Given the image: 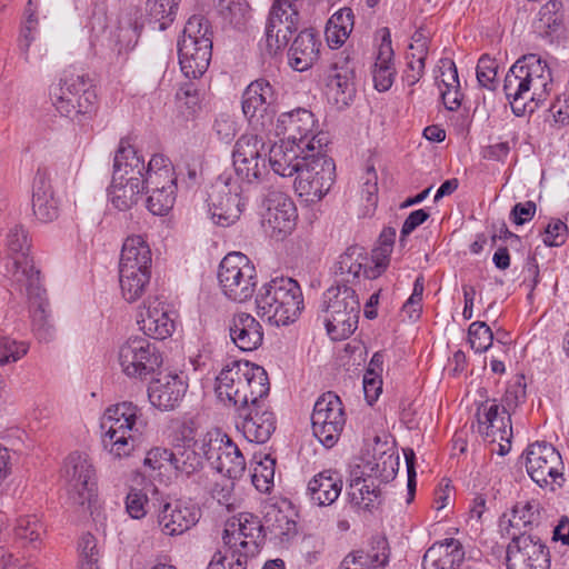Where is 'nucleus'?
I'll return each instance as SVG.
<instances>
[{"label": "nucleus", "instance_id": "obj_1", "mask_svg": "<svg viewBox=\"0 0 569 569\" xmlns=\"http://www.w3.org/2000/svg\"><path fill=\"white\" fill-rule=\"evenodd\" d=\"M551 70L537 54L519 58L503 81V92L515 116L531 114L552 90Z\"/></svg>", "mask_w": 569, "mask_h": 569}, {"label": "nucleus", "instance_id": "obj_2", "mask_svg": "<svg viewBox=\"0 0 569 569\" xmlns=\"http://www.w3.org/2000/svg\"><path fill=\"white\" fill-rule=\"evenodd\" d=\"M217 398L234 410L259 398H266L270 383L266 370L249 361L232 360L216 378Z\"/></svg>", "mask_w": 569, "mask_h": 569}, {"label": "nucleus", "instance_id": "obj_3", "mask_svg": "<svg viewBox=\"0 0 569 569\" xmlns=\"http://www.w3.org/2000/svg\"><path fill=\"white\" fill-rule=\"evenodd\" d=\"M100 428L102 445L117 458L128 457L142 442L147 428L141 409L132 402H121L107 408Z\"/></svg>", "mask_w": 569, "mask_h": 569}, {"label": "nucleus", "instance_id": "obj_4", "mask_svg": "<svg viewBox=\"0 0 569 569\" xmlns=\"http://www.w3.org/2000/svg\"><path fill=\"white\" fill-rule=\"evenodd\" d=\"M50 98L57 111L79 122L91 119L98 110V96L88 73L68 68L51 87Z\"/></svg>", "mask_w": 569, "mask_h": 569}, {"label": "nucleus", "instance_id": "obj_5", "mask_svg": "<svg viewBox=\"0 0 569 569\" xmlns=\"http://www.w3.org/2000/svg\"><path fill=\"white\" fill-rule=\"evenodd\" d=\"M256 305L258 313L270 323L286 326L303 309L302 291L292 278L277 277L259 289Z\"/></svg>", "mask_w": 569, "mask_h": 569}, {"label": "nucleus", "instance_id": "obj_6", "mask_svg": "<svg viewBox=\"0 0 569 569\" xmlns=\"http://www.w3.org/2000/svg\"><path fill=\"white\" fill-rule=\"evenodd\" d=\"M322 306L325 325L332 340L347 339L355 332L360 302L353 288L341 283L331 286L323 292Z\"/></svg>", "mask_w": 569, "mask_h": 569}, {"label": "nucleus", "instance_id": "obj_7", "mask_svg": "<svg viewBox=\"0 0 569 569\" xmlns=\"http://www.w3.org/2000/svg\"><path fill=\"white\" fill-rule=\"evenodd\" d=\"M61 479L68 495V502L83 512L90 509L96 496V470L84 453L72 452L63 462Z\"/></svg>", "mask_w": 569, "mask_h": 569}, {"label": "nucleus", "instance_id": "obj_8", "mask_svg": "<svg viewBox=\"0 0 569 569\" xmlns=\"http://www.w3.org/2000/svg\"><path fill=\"white\" fill-rule=\"evenodd\" d=\"M218 282L222 293L231 301L249 300L257 287V270L241 252L228 253L220 262Z\"/></svg>", "mask_w": 569, "mask_h": 569}, {"label": "nucleus", "instance_id": "obj_9", "mask_svg": "<svg viewBox=\"0 0 569 569\" xmlns=\"http://www.w3.org/2000/svg\"><path fill=\"white\" fill-rule=\"evenodd\" d=\"M163 358L157 343L147 337H129L118 349V363L122 373L137 380H147L162 366Z\"/></svg>", "mask_w": 569, "mask_h": 569}, {"label": "nucleus", "instance_id": "obj_10", "mask_svg": "<svg viewBox=\"0 0 569 569\" xmlns=\"http://www.w3.org/2000/svg\"><path fill=\"white\" fill-rule=\"evenodd\" d=\"M305 164L295 179V190L307 201L321 200L331 189L336 179V164L322 150L305 157Z\"/></svg>", "mask_w": 569, "mask_h": 569}, {"label": "nucleus", "instance_id": "obj_11", "mask_svg": "<svg viewBox=\"0 0 569 569\" xmlns=\"http://www.w3.org/2000/svg\"><path fill=\"white\" fill-rule=\"evenodd\" d=\"M526 470L541 488L556 491L566 481L565 465L559 451L550 443L535 442L525 451Z\"/></svg>", "mask_w": 569, "mask_h": 569}, {"label": "nucleus", "instance_id": "obj_12", "mask_svg": "<svg viewBox=\"0 0 569 569\" xmlns=\"http://www.w3.org/2000/svg\"><path fill=\"white\" fill-rule=\"evenodd\" d=\"M4 247L7 273L19 287L41 280L40 270L36 268L30 254L31 240L29 233L22 226L16 224L8 230Z\"/></svg>", "mask_w": 569, "mask_h": 569}, {"label": "nucleus", "instance_id": "obj_13", "mask_svg": "<svg viewBox=\"0 0 569 569\" xmlns=\"http://www.w3.org/2000/svg\"><path fill=\"white\" fill-rule=\"evenodd\" d=\"M274 130L278 137H282V141L293 144L305 146L312 141L313 151L322 150L328 144L327 134L318 131L315 114L305 108L282 112Z\"/></svg>", "mask_w": 569, "mask_h": 569}, {"label": "nucleus", "instance_id": "obj_14", "mask_svg": "<svg viewBox=\"0 0 569 569\" xmlns=\"http://www.w3.org/2000/svg\"><path fill=\"white\" fill-rule=\"evenodd\" d=\"M266 156L267 146L262 137L257 134L241 136L232 151L237 178L247 184L261 182L269 172Z\"/></svg>", "mask_w": 569, "mask_h": 569}, {"label": "nucleus", "instance_id": "obj_15", "mask_svg": "<svg viewBox=\"0 0 569 569\" xmlns=\"http://www.w3.org/2000/svg\"><path fill=\"white\" fill-rule=\"evenodd\" d=\"M312 432L326 447L332 448L346 425V413L340 398L331 391L321 395L311 415Z\"/></svg>", "mask_w": 569, "mask_h": 569}, {"label": "nucleus", "instance_id": "obj_16", "mask_svg": "<svg viewBox=\"0 0 569 569\" xmlns=\"http://www.w3.org/2000/svg\"><path fill=\"white\" fill-rule=\"evenodd\" d=\"M243 188L238 180L220 177L211 187L208 197V207L214 223L228 227L234 223L244 206L246 199L241 196Z\"/></svg>", "mask_w": 569, "mask_h": 569}, {"label": "nucleus", "instance_id": "obj_17", "mask_svg": "<svg viewBox=\"0 0 569 569\" xmlns=\"http://www.w3.org/2000/svg\"><path fill=\"white\" fill-rule=\"evenodd\" d=\"M222 540L228 551L240 552L248 559L254 557L264 542L261 521L251 513H241L227 521Z\"/></svg>", "mask_w": 569, "mask_h": 569}, {"label": "nucleus", "instance_id": "obj_18", "mask_svg": "<svg viewBox=\"0 0 569 569\" xmlns=\"http://www.w3.org/2000/svg\"><path fill=\"white\" fill-rule=\"evenodd\" d=\"M506 562L507 569H550V551L539 536L523 531L509 542Z\"/></svg>", "mask_w": 569, "mask_h": 569}, {"label": "nucleus", "instance_id": "obj_19", "mask_svg": "<svg viewBox=\"0 0 569 569\" xmlns=\"http://www.w3.org/2000/svg\"><path fill=\"white\" fill-rule=\"evenodd\" d=\"M209 452V465L229 479H239L246 471V459L231 438L214 429L209 431L207 442L201 443Z\"/></svg>", "mask_w": 569, "mask_h": 569}, {"label": "nucleus", "instance_id": "obj_20", "mask_svg": "<svg viewBox=\"0 0 569 569\" xmlns=\"http://www.w3.org/2000/svg\"><path fill=\"white\" fill-rule=\"evenodd\" d=\"M236 428L252 443H264L276 430V417L264 398L234 410Z\"/></svg>", "mask_w": 569, "mask_h": 569}, {"label": "nucleus", "instance_id": "obj_21", "mask_svg": "<svg viewBox=\"0 0 569 569\" xmlns=\"http://www.w3.org/2000/svg\"><path fill=\"white\" fill-rule=\"evenodd\" d=\"M262 227L276 240L289 236L296 227L297 208L292 199L280 190L271 189L263 199Z\"/></svg>", "mask_w": 569, "mask_h": 569}, {"label": "nucleus", "instance_id": "obj_22", "mask_svg": "<svg viewBox=\"0 0 569 569\" xmlns=\"http://www.w3.org/2000/svg\"><path fill=\"white\" fill-rule=\"evenodd\" d=\"M273 87L264 79L252 81L242 94V111L250 123L264 127L272 121L276 103Z\"/></svg>", "mask_w": 569, "mask_h": 569}, {"label": "nucleus", "instance_id": "obj_23", "mask_svg": "<svg viewBox=\"0 0 569 569\" xmlns=\"http://www.w3.org/2000/svg\"><path fill=\"white\" fill-rule=\"evenodd\" d=\"M189 433H192L190 430ZM209 431L197 436L183 435L181 443H177L173 450V469L177 475L184 478L196 477L203 469V460L209 462V452L207 447L203 449L201 443L207 442Z\"/></svg>", "mask_w": 569, "mask_h": 569}, {"label": "nucleus", "instance_id": "obj_24", "mask_svg": "<svg viewBox=\"0 0 569 569\" xmlns=\"http://www.w3.org/2000/svg\"><path fill=\"white\" fill-rule=\"evenodd\" d=\"M19 289L24 291L28 297L33 335L39 341H51L54 338L56 329L42 281L29 282V284L19 287Z\"/></svg>", "mask_w": 569, "mask_h": 569}, {"label": "nucleus", "instance_id": "obj_25", "mask_svg": "<svg viewBox=\"0 0 569 569\" xmlns=\"http://www.w3.org/2000/svg\"><path fill=\"white\" fill-rule=\"evenodd\" d=\"M200 516V509L190 501L166 502L159 510L158 526L166 536H179L191 529Z\"/></svg>", "mask_w": 569, "mask_h": 569}, {"label": "nucleus", "instance_id": "obj_26", "mask_svg": "<svg viewBox=\"0 0 569 569\" xmlns=\"http://www.w3.org/2000/svg\"><path fill=\"white\" fill-rule=\"evenodd\" d=\"M269 166L280 177H296L302 169L306 160L312 150V141L309 144H293L288 141H280L269 148Z\"/></svg>", "mask_w": 569, "mask_h": 569}, {"label": "nucleus", "instance_id": "obj_27", "mask_svg": "<svg viewBox=\"0 0 569 569\" xmlns=\"http://www.w3.org/2000/svg\"><path fill=\"white\" fill-rule=\"evenodd\" d=\"M173 312L158 297L149 298L143 303L138 323L146 336L163 340L170 337L174 330Z\"/></svg>", "mask_w": 569, "mask_h": 569}, {"label": "nucleus", "instance_id": "obj_28", "mask_svg": "<svg viewBox=\"0 0 569 569\" xmlns=\"http://www.w3.org/2000/svg\"><path fill=\"white\" fill-rule=\"evenodd\" d=\"M478 430L489 441L508 440L512 438L510 413L506 408L500 410L496 401L481 403L477 411Z\"/></svg>", "mask_w": 569, "mask_h": 569}, {"label": "nucleus", "instance_id": "obj_29", "mask_svg": "<svg viewBox=\"0 0 569 569\" xmlns=\"http://www.w3.org/2000/svg\"><path fill=\"white\" fill-rule=\"evenodd\" d=\"M187 389L188 385L180 376L166 375L151 381L148 387V398L153 407L169 411L180 405Z\"/></svg>", "mask_w": 569, "mask_h": 569}, {"label": "nucleus", "instance_id": "obj_30", "mask_svg": "<svg viewBox=\"0 0 569 569\" xmlns=\"http://www.w3.org/2000/svg\"><path fill=\"white\" fill-rule=\"evenodd\" d=\"M179 64L182 73L189 79L201 77L208 69L212 56V42L207 40H179Z\"/></svg>", "mask_w": 569, "mask_h": 569}, {"label": "nucleus", "instance_id": "obj_31", "mask_svg": "<svg viewBox=\"0 0 569 569\" xmlns=\"http://www.w3.org/2000/svg\"><path fill=\"white\" fill-rule=\"evenodd\" d=\"M321 40L313 29L301 30L288 50V64L299 72L309 70L320 58Z\"/></svg>", "mask_w": 569, "mask_h": 569}, {"label": "nucleus", "instance_id": "obj_32", "mask_svg": "<svg viewBox=\"0 0 569 569\" xmlns=\"http://www.w3.org/2000/svg\"><path fill=\"white\" fill-rule=\"evenodd\" d=\"M228 329L231 341L241 351H253L262 345L263 328L250 313H234L229 320Z\"/></svg>", "mask_w": 569, "mask_h": 569}, {"label": "nucleus", "instance_id": "obj_33", "mask_svg": "<svg viewBox=\"0 0 569 569\" xmlns=\"http://www.w3.org/2000/svg\"><path fill=\"white\" fill-rule=\"evenodd\" d=\"M465 563V550L461 542L447 538L433 543L422 559L423 569H458Z\"/></svg>", "mask_w": 569, "mask_h": 569}, {"label": "nucleus", "instance_id": "obj_34", "mask_svg": "<svg viewBox=\"0 0 569 569\" xmlns=\"http://www.w3.org/2000/svg\"><path fill=\"white\" fill-rule=\"evenodd\" d=\"M342 486L341 476L336 470L327 469L309 480L307 496L319 507L331 506L339 498Z\"/></svg>", "mask_w": 569, "mask_h": 569}, {"label": "nucleus", "instance_id": "obj_35", "mask_svg": "<svg viewBox=\"0 0 569 569\" xmlns=\"http://www.w3.org/2000/svg\"><path fill=\"white\" fill-rule=\"evenodd\" d=\"M369 263V254L366 248L353 244L342 252L335 263V274L339 279L337 283H352L363 276L366 278V269Z\"/></svg>", "mask_w": 569, "mask_h": 569}, {"label": "nucleus", "instance_id": "obj_36", "mask_svg": "<svg viewBox=\"0 0 569 569\" xmlns=\"http://www.w3.org/2000/svg\"><path fill=\"white\" fill-rule=\"evenodd\" d=\"M144 189L146 182L140 177L124 179V174L112 176L108 197L114 208L126 211L138 202Z\"/></svg>", "mask_w": 569, "mask_h": 569}, {"label": "nucleus", "instance_id": "obj_37", "mask_svg": "<svg viewBox=\"0 0 569 569\" xmlns=\"http://www.w3.org/2000/svg\"><path fill=\"white\" fill-rule=\"evenodd\" d=\"M393 56L391 36L389 30L385 29L372 70L375 88L380 92L389 90L393 83L396 76Z\"/></svg>", "mask_w": 569, "mask_h": 569}, {"label": "nucleus", "instance_id": "obj_38", "mask_svg": "<svg viewBox=\"0 0 569 569\" xmlns=\"http://www.w3.org/2000/svg\"><path fill=\"white\" fill-rule=\"evenodd\" d=\"M389 560V548L386 538L377 537L372 541L371 550L355 551L341 562L340 569H375L383 567Z\"/></svg>", "mask_w": 569, "mask_h": 569}, {"label": "nucleus", "instance_id": "obj_39", "mask_svg": "<svg viewBox=\"0 0 569 569\" xmlns=\"http://www.w3.org/2000/svg\"><path fill=\"white\" fill-rule=\"evenodd\" d=\"M151 250L142 236H130L123 244L119 268L151 271Z\"/></svg>", "mask_w": 569, "mask_h": 569}, {"label": "nucleus", "instance_id": "obj_40", "mask_svg": "<svg viewBox=\"0 0 569 569\" xmlns=\"http://www.w3.org/2000/svg\"><path fill=\"white\" fill-rule=\"evenodd\" d=\"M144 159L138 154L137 150L121 139L113 159V176L124 174L126 178H144Z\"/></svg>", "mask_w": 569, "mask_h": 569}, {"label": "nucleus", "instance_id": "obj_41", "mask_svg": "<svg viewBox=\"0 0 569 569\" xmlns=\"http://www.w3.org/2000/svg\"><path fill=\"white\" fill-rule=\"evenodd\" d=\"M150 194L147 198L148 210L156 216H163L169 212L176 201L177 180H167L163 184H146Z\"/></svg>", "mask_w": 569, "mask_h": 569}, {"label": "nucleus", "instance_id": "obj_42", "mask_svg": "<svg viewBox=\"0 0 569 569\" xmlns=\"http://www.w3.org/2000/svg\"><path fill=\"white\" fill-rule=\"evenodd\" d=\"M141 26L134 23L127 27L120 26L116 34V42L111 51L110 62L116 67H123L129 53L134 49L140 37Z\"/></svg>", "mask_w": 569, "mask_h": 569}, {"label": "nucleus", "instance_id": "obj_43", "mask_svg": "<svg viewBox=\"0 0 569 569\" xmlns=\"http://www.w3.org/2000/svg\"><path fill=\"white\" fill-rule=\"evenodd\" d=\"M299 23L298 8H288L272 3L267 23L270 32L286 34L290 38L297 31Z\"/></svg>", "mask_w": 569, "mask_h": 569}, {"label": "nucleus", "instance_id": "obj_44", "mask_svg": "<svg viewBox=\"0 0 569 569\" xmlns=\"http://www.w3.org/2000/svg\"><path fill=\"white\" fill-rule=\"evenodd\" d=\"M151 271L119 268V281L123 298L133 302L138 300L149 284Z\"/></svg>", "mask_w": 569, "mask_h": 569}, {"label": "nucleus", "instance_id": "obj_45", "mask_svg": "<svg viewBox=\"0 0 569 569\" xmlns=\"http://www.w3.org/2000/svg\"><path fill=\"white\" fill-rule=\"evenodd\" d=\"M180 0H147L146 12L150 22L166 30L174 20Z\"/></svg>", "mask_w": 569, "mask_h": 569}, {"label": "nucleus", "instance_id": "obj_46", "mask_svg": "<svg viewBox=\"0 0 569 569\" xmlns=\"http://www.w3.org/2000/svg\"><path fill=\"white\" fill-rule=\"evenodd\" d=\"M14 533L18 539L37 548L46 535V526L36 515L22 516L17 520Z\"/></svg>", "mask_w": 569, "mask_h": 569}, {"label": "nucleus", "instance_id": "obj_47", "mask_svg": "<svg viewBox=\"0 0 569 569\" xmlns=\"http://www.w3.org/2000/svg\"><path fill=\"white\" fill-rule=\"evenodd\" d=\"M348 495L352 503L370 509L379 498L380 490L375 486L373 480L356 478L350 483Z\"/></svg>", "mask_w": 569, "mask_h": 569}, {"label": "nucleus", "instance_id": "obj_48", "mask_svg": "<svg viewBox=\"0 0 569 569\" xmlns=\"http://www.w3.org/2000/svg\"><path fill=\"white\" fill-rule=\"evenodd\" d=\"M540 520V503L536 500L520 501L512 508L511 527L531 528Z\"/></svg>", "mask_w": 569, "mask_h": 569}, {"label": "nucleus", "instance_id": "obj_49", "mask_svg": "<svg viewBox=\"0 0 569 569\" xmlns=\"http://www.w3.org/2000/svg\"><path fill=\"white\" fill-rule=\"evenodd\" d=\"M143 181L146 184H160V178L167 180H177L170 160L163 154H153L144 170Z\"/></svg>", "mask_w": 569, "mask_h": 569}, {"label": "nucleus", "instance_id": "obj_50", "mask_svg": "<svg viewBox=\"0 0 569 569\" xmlns=\"http://www.w3.org/2000/svg\"><path fill=\"white\" fill-rule=\"evenodd\" d=\"M563 3L561 0H549L539 10V20L546 29V33L551 36L558 32L563 26Z\"/></svg>", "mask_w": 569, "mask_h": 569}, {"label": "nucleus", "instance_id": "obj_51", "mask_svg": "<svg viewBox=\"0 0 569 569\" xmlns=\"http://www.w3.org/2000/svg\"><path fill=\"white\" fill-rule=\"evenodd\" d=\"M276 460L266 455L253 468L252 485L260 492H269L273 486Z\"/></svg>", "mask_w": 569, "mask_h": 569}, {"label": "nucleus", "instance_id": "obj_52", "mask_svg": "<svg viewBox=\"0 0 569 569\" xmlns=\"http://www.w3.org/2000/svg\"><path fill=\"white\" fill-rule=\"evenodd\" d=\"M32 0H29L27 3V19L19 37V49L26 62H30L29 49L36 39V32L38 28V19L36 17V10L32 8Z\"/></svg>", "mask_w": 569, "mask_h": 569}, {"label": "nucleus", "instance_id": "obj_53", "mask_svg": "<svg viewBox=\"0 0 569 569\" xmlns=\"http://www.w3.org/2000/svg\"><path fill=\"white\" fill-rule=\"evenodd\" d=\"M180 40H196L197 42L207 40V42H212V30L209 20L201 14L190 17Z\"/></svg>", "mask_w": 569, "mask_h": 569}, {"label": "nucleus", "instance_id": "obj_54", "mask_svg": "<svg viewBox=\"0 0 569 569\" xmlns=\"http://www.w3.org/2000/svg\"><path fill=\"white\" fill-rule=\"evenodd\" d=\"M468 337L471 348L476 352L487 351L493 342L491 328L483 321H475L468 328Z\"/></svg>", "mask_w": 569, "mask_h": 569}, {"label": "nucleus", "instance_id": "obj_55", "mask_svg": "<svg viewBox=\"0 0 569 569\" xmlns=\"http://www.w3.org/2000/svg\"><path fill=\"white\" fill-rule=\"evenodd\" d=\"M527 383L523 375L515 376L507 386L503 395L505 407L508 410L517 408L527 398Z\"/></svg>", "mask_w": 569, "mask_h": 569}, {"label": "nucleus", "instance_id": "obj_56", "mask_svg": "<svg viewBox=\"0 0 569 569\" xmlns=\"http://www.w3.org/2000/svg\"><path fill=\"white\" fill-rule=\"evenodd\" d=\"M498 63L487 54L481 56L477 64V80L486 89L495 90Z\"/></svg>", "mask_w": 569, "mask_h": 569}, {"label": "nucleus", "instance_id": "obj_57", "mask_svg": "<svg viewBox=\"0 0 569 569\" xmlns=\"http://www.w3.org/2000/svg\"><path fill=\"white\" fill-rule=\"evenodd\" d=\"M28 345L24 341H17L9 337L0 338V366L16 362L28 352Z\"/></svg>", "mask_w": 569, "mask_h": 569}, {"label": "nucleus", "instance_id": "obj_58", "mask_svg": "<svg viewBox=\"0 0 569 569\" xmlns=\"http://www.w3.org/2000/svg\"><path fill=\"white\" fill-rule=\"evenodd\" d=\"M391 252L390 248L380 246L372 250L366 269V279H376L385 272L389 266Z\"/></svg>", "mask_w": 569, "mask_h": 569}, {"label": "nucleus", "instance_id": "obj_59", "mask_svg": "<svg viewBox=\"0 0 569 569\" xmlns=\"http://www.w3.org/2000/svg\"><path fill=\"white\" fill-rule=\"evenodd\" d=\"M437 72H439V74L436 76V83L439 90L445 88H460L458 69L451 59H441Z\"/></svg>", "mask_w": 569, "mask_h": 569}, {"label": "nucleus", "instance_id": "obj_60", "mask_svg": "<svg viewBox=\"0 0 569 569\" xmlns=\"http://www.w3.org/2000/svg\"><path fill=\"white\" fill-rule=\"evenodd\" d=\"M143 465L153 471L173 468V451L160 447L152 448L147 452Z\"/></svg>", "mask_w": 569, "mask_h": 569}, {"label": "nucleus", "instance_id": "obj_61", "mask_svg": "<svg viewBox=\"0 0 569 569\" xmlns=\"http://www.w3.org/2000/svg\"><path fill=\"white\" fill-rule=\"evenodd\" d=\"M289 38L286 34L270 32L268 27L264 29V37L259 42L260 51L263 56L276 57L288 44Z\"/></svg>", "mask_w": 569, "mask_h": 569}, {"label": "nucleus", "instance_id": "obj_62", "mask_svg": "<svg viewBox=\"0 0 569 569\" xmlns=\"http://www.w3.org/2000/svg\"><path fill=\"white\" fill-rule=\"evenodd\" d=\"M33 213L38 220L50 222L58 217V203L53 194L43 198L32 199Z\"/></svg>", "mask_w": 569, "mask_h": 569}, {"label": "nucleus", "instance_id": "obj_63", "mask_svg": "<svg viewBox=\"0 0 569 569\" xmlns=\"http://www.w3.org/2000/svg\"><path fill=\"white\" fill-rule=\"evenodd\" d=\"M231 553V561H228L227 553L218 550L212 556L211 561L207 569H246L248 558L240 552L229 551Z\"/></svg>", "mask_w": 569, "mask_h": 569}, {"label": "nucleus", "instance_id": "obj_64", "mask_svg": "<svg viewBox=\"0 0 569 569\" xmlns=\"http://www.w3.org/2000/svg\"><path fill=\"white\" fill-rule=\"evenodd\" d=\"M567 236V224L560 219H553L545 228L542 242L548 247H559L566 242Z\"/></svg>", "mask_w": 569, "mask_h": 569}]
</instances>
